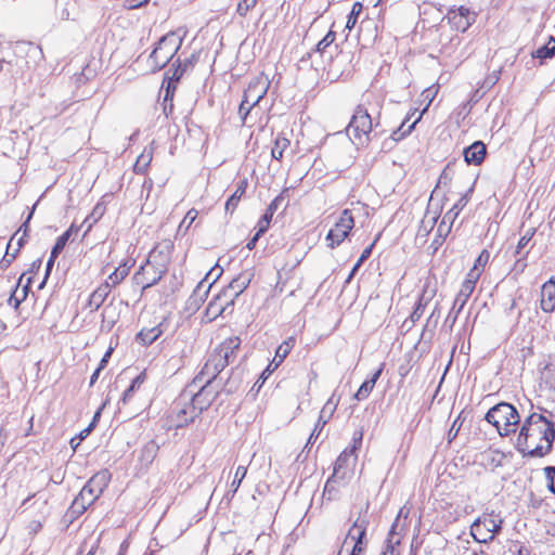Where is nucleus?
<instances>
[{"label":"nucleus","mask_w":555,"mask_h":555,"mask_svg":"<svg viewBox=\"0 0 555 555\" xmlns=\"http://www.w3.org/2000/svg\"><path fill=\"white\" fill-rule=\"evenodd\" d=\"M367 526L369 520L365 517H358L349 528L345 539V544L348 540L353 541L354 545L352 547V552L362 553L365 550L367 544L365 541Z\"/></svg>","instance_id":"f8f14e48"},{"label":"nucleus","mask_w":555,"mask_h":555,"mask_svg":"<svg viewBox=\"0 0 555 555\" xmlns=\"http://www.w3.org/2000/svg\"><path fill=\"white\" fill-rule=\"evenodd\" d=\"M111 293V284L109 282H104L100 284L90 295L88 300V307L91 311H96L103 305L105 299L108 297Z\"/></svg>","instance_id":"5701e85b"},{"label":"nucleus","mask_w":555,"mask_h":555,"mask_svg":"<svg viewBox=\"0 0 555 555\" xmlns=\"http://www.w3.org/2000/svg\"><path fill=\"white\" fill-rule=\"evenodd\" d=\"M296 343V339L294 337H289L288 339L284 340L275 351L274 359L272 363H274V369H276L284 359L289 354L291 350L294 348Z\"/></svg>","instance_id":"c85d7f7f"},{"label":"nucleus","mask_w":555,"mask_h":555,"mask_svg":"<svg viewBox=\"0 0 555 555\" xmlns=\"http://www.w3.org/2000/svg\"><path fill=\"white\" fill-rule=\"evenodd\" d=\"M338 477H339V475H335L333 473V475L327 479V481L325 483L324 493H327L330 498H331L332 493L336 491L335 483H336V480ZM344 477H345V472L341 473L340 478H344Z\"/></svg>","instance_id":"864d4df0"},{"label":"nucleus","mask_w":555,"mask_h":555,"mask_svg":"<svg viewBox=\"0 0 555 555\" xmlns=\"http://www.w3.org/2000/svg\"><path fill=\"white\" fill-rule=\"evenodd\" d=\"M426 302H423V297H421L418 304L416 305V307L414 308L413 312L410 315V319L413 323L417 322L422 318Z\"/></svg>","instance_id":"5fc2aeb1"},{"label":"nucleus","mask_w":555,"mask_h":555,"mask_svg":"<svg viewBox=\"0 0 555 555\" xmlns=\"http://www.w3.org/2000/svg\"><path fill=\"white\" fill-rule=\"evenodd\" d=\"M225 369L224 362L221 361L220 356H216L212 351L201 372L195 376L193 384L196 386L197 384H202V382H206V384H212L216 382L217 376Z\"/></svg>","instance_id":"1a4fd4ad"},{"label":"nucleus","mask_w":555,"mask_h":555,"mask_svg":"<svg viewBox=\"0 0 555 555\" xmlns=\"http://www.w3.org/2000/svg\"><path fill=\"white\" fill-rule=\"evenodd\" d=\"M109 480L111 474L106 469L94 474L74 500L73 508L78 513H83L103 493Z\"/></svg>","instance_id":"20e7f679"},{"label":"nucleus","mask_w":555,"mask_h":555,"mask_svg":"<svg viewBox=\"0 0 555 555\" xmlns=\"http://www.w3.org/2000/svg\"><path fill=\"white\" fill-rule=\"evenodd\" d=\"M420 118H421V116L418 118H416L410 125H406L410 120L409 118L403 120L401 122L400 127L391 133V139L395 141H399V140L403 139L406 134H409L414 129V127L417 124V121L420 120Z\"/></svg>","instance_id":"4c0bfd02"},{"label":"nucleus","mask_w":555,"mask_h":555,"mask_svg":"<svg viewBox=\"0 0 555 555\" xmlns=\"http://www.w3.org/2000/svg\"><path fill=\"white\" fill-rule=\"evenodd\" d=\"M150 0H125L124 8L127 10H134L146 4Z\"/></svg>","instance_id":"e2e57ef3"},{"label":"nucleus","mask_w":555,"mask_h":555,"mask_svg":"<svg viewBox=\"0 0 555 555\" xmlns=\"http://www.w3.org/2000/svg\"><path fill=\"white\" fill-rule=\"evenodd\" d=\"M269 224L270 223L268 220L260 219L257 224V228H258L257 232L255 233V235L253 236V238L250 240L249 243H256L259 240L260 235L263 234L268 230Z\"/></svg>","instance_id":"6e6d98bb"},{"label":"nucleus","mask_w":555,"mask_h":555,"mask_svg":"<svg viewBox=\"0 0 555 555\" xmlns=\"http://www.w3.org/2000/svg\"><path fill=\"white\" fill-rule=\"evenodd\" d=\"M362 439H363V430L362 429L356 430L352 436V447L350 449H348L350 451V453H354V451L361 447Z\"/></svg>","instance_id":"13d9d810"},{"label":"nucleus","mask_w":555,"mask_h":555,"mask_svg":"<svg viewBox=\"0 0 555 555\" xmlns=\"http://www.w3.org/2000/svg\"><path fill=\"white\" fill-rule=\"evenodd\" d=\"M54 261H55V259L49 257V259L47 261V266H46V274H44L42 282L39 284V288H42L44 286L47 279L53 268Z\"/></svg>","instance_id":"69168bd1"},{"label":"nucleus","mask_w":555,"mask_h":555,"mask_svg":"<svg viewBox=\"0 0 555 555\" xmlns=\"http://www.w3.org/2000/svg\"><path fill=\"white\" fill-rule=\"evenodd\" d=\"M475 289V285L472 284L470 281H464L461 285V288L454 299L453 307L448 315V320L451 319V323H455L457 315L461 313L463 308L465 307L468 298L473 294Z\"/></svg>","instance_id":"a211bd4d"},{"label":"nucleus","mask_w":555,"mask_h":555,"mask_svg":"<svg viewBox=\"0 0 555 555\" xmlns=\"http://www.w3.org/2000/svg\"><path fill=\"white\" fill-rule=\"evenodd\" d=\"M285 285H286V282L282 279V274L279 271L278 272V281H276L275 286H274V293L275 294L283 293L284 289H285Z\"/></svg>","instance_id":"774afa93"},{"label":"nucleus","mask_w":555,"mask_h":555,"mask_svg":"<svg viewBox=\"0 0 555 555\" xmlns=\"http://www.w3.org/2000/svg\"><path fill=\"white\" fill-rule=\"evenodd\" d=\"M490 258V254L487 249H483L479 256L476 258L475 263L473 268L467 273V278L465 281H470L472 284L476 285V282L479 280L481 273L483 272V269L486 264L488 263Z\"/></svg>","instance_id":"393cba45"},{"label":"nucleus","mask_w":555,"mask_h":555,"mask_svg":"<svg viewBox=\"0 0 555 555\" xmlns=\"http://www.w3.org/2000/svg\"><path fill=\"white\" fill-rule=\"evenodd\" d=\"M158 444L151 440L149 441L141 451V460L145 463H152L158 452Z\"/></svg>","instance_id":"58836bf2"},{"label":"nucleus","mask_w":555,"mask_h":555,"mask_svg":"<svg viewBox=\"0 0 555 555\" xmlns=\"http://www.w3.org/2000/svg\"><path fill=\"white\" fill-rule=\"evenodd\" d=\"M196 62V56L193 54L191 57L185 59L183 62L180 61V59H177L176 63H178L173 76L176 80H179L183 73L193 66V64Z\"/></svg>","instance_id":"a19ab883"},{"label":"nucleus","mask_w":555,"mask_h":555,"mask_svg":"<svg viewBox=\"0 0 555 555\" xmlns=\"http://www.w3.org/2000/svg\"><path fill=\"white\" fill-rule=\"evenodd\" d=\"M283 201H284V198H283V196H282V195L276 196V197H275V198L270 203V205L268 206V208H267V209H268L270 212H273V214H274V212L279 209V207H280V205L283 203Z\"/></svg>","instance_id":"338daca9"},{"label":"nucleus","mask_w":555,"mask_h":555,"mask_svg":"<svg viewBox=\"0 0 555 555\" xmlns=\"http://www.w3.org/2000/svg\"><path fill=\"white\" fill-rule=\"evenodd\" d=\"M198 212L196 209L192 208L190 209L186 215L184 216L183 220L180 222L178 228V234L185 233L189 228L192 225V223L195 221Z\"/></svg>","instance_id":"c03bdc74"},{"label":"nucleus","mask_w":555,"mask_h":555,"mask_svg":"<svg viewBox=\"0 0 555 555\" xmlns=\"http://www.w3.org/2000/svg\"><path fill=\"white\" fill-rule=\"evenodd\" d=\"M335 40V34L333 31H328L325 37L319 41V43L317 44V48L315 50H313L312 52L308 53V56L309 57H313L315 55H323V53L325 52V50L334 42Z\"/></svg>","instance_id":"e433bc0d"},{"label":"nucleus","mask_w":555,"mask_h":555,"mask_svg":"<svg viewBox=\"0 0 555 555\" xmlns=\"http://www.w3.org/2000/svg\"><path fill=\"white\" fill-rule=\"evenodd\" d=\"M241 346V339L238 337H230L217 346L212 351L218 357L220 356L221 361L228 366L236 358V353Z\"/></svg>","instance_id":"6ab92c4d"},{"label":"nucleus","mask_w":555,"mask_h":555,"mask_svg":"<svg viewBox=\"0 0 555 555\" xmlns=\"http://www.w3.org/2000/svg\"><path fill=\"white\" fill-rule=\"evenodd\" d=\"M468 199H467V196L464 195L462 196L456 204H454V206L450 209V211L447 214L450 215V214H453V217L455 218L459 212L466 206Z\"/></svg>","instance_id":"bf43d9fd"},{"label":"nucleus","mask_w":555,"mask_h":555,"mask_svg":"<svg viewBox=\"0 0 555 555\" xmlns=\"http://www.w3.org/2000/svg\"><path fill=\"white\" fill-rule=\"evenodd\" d=\"M485 418L498 429L502 437L516 433L520 421L516 408L507 402H500L489 409Z\"/></svg>","instance_id":"f03ea898"},{"label":"nucleus","mask_w":555,"mask_h":555,"mask_svg":"<svg viewBox=\"0 0 555 555\" xmlns=\"http://www.w3.org/2000/svg\"><path fill=\"white\" fill-rule=\"evenodd\" d=\"M256 105H251V104H246L245 103V100L243 99L241 104H240V107H238V114L242 118L243 121L246 120V117L248 116V114L250 113V111L255 107Z\"/></svg>","instance_id":"680f3d73"},{"label":"nucleus","mask_w":555,"mask_h":555,"mask_svg":"<svg viewBox=\"0 0 555 555\" xmlns=\"http://www.w3.org/2000/svg\"><path fill=\"white\" fill-rule=\"evenodd\" d=\"M74 231L77 233L78 229H75L74 225H72L67 231H65L56 238L55 243H67Z\"/></svg>","instance_id":"0e129e2a"},{"label":"nucleus","mask_w":555,"mask_h":555,"mask_svg":"<svg viewBox=\"0 0 555 555\" xmlns=\"http://www.w3.org/2000/svg\"><path fill=\"white\" fill-rule=\"evenodd\" d=\"M374 247V245H369L361 254V256L359 257L358 261L356 262V264L353 266L351 272H350V275H349V279H351V276L354 274V272L360 268V266L363 263V261L365 259H367L371 254H372V248Z\"/></svg>","instance_id":"3c124183"},{"label":"nucleus","mask_w":555,"mask_h":555,"mask_svg":"<svg viewBox=\"0 0 555 555\" xmlns=\"http://www.w3.org/2000/svg\"><path fill=\"white\" fill-rule=\"evenodd\" d=\"M354 227V218L350 209H345L328 231L326 240L331 243H343Z\"/></svg>","instance_id":"6e6552de"},{"label":"nucleus","mask_w":555,"mask_h":555,"mask_svg":"<svg viewBox=\"0 0 555 555\" xmlns=\"http://www.w3.org/2000/svg\"><path fill=\"white\" fill-rule=\"evenodd\" d=\"M554 55H555V38L553 36L548 37L546 44L538 48L537 50H534L531 53L532 57L540 59L542 61L547 60V59H553Z\"/></svg>","instance_id":"7c9ffc66"},{"label":"nucleus","mask_w":555,"mask_h":555,"mask_svg":"<svg viewBox=\"0 0 555 555\" xmlns=\"http://www.w3.org/2000/svg\"><path fill=\"white\" fill-rule=\"evenodd\" d=\"M258 0H240L236 12L240 16H246L247 13L255 8Z\"/></svg>","instance_id":"de8ad7c7"},{"label":"nucleus","mask_w":555,"mask_h":555,"mask_svg":"<svg viewBox=\"0 0 555 555\" xmlns=\"http://www.w3.org/2000/svg\"><path fill=\"white\" fill-rule=\"evenodd\" d=\"M446 18L453 29L464 33L475 23L476 15L469 9L460 7L450 9Z\"/></svg>","instance_id":"ddd939ff"},{"label":"nucleus","mask_w":555,"mask_h":555,"mask_svg":"<svg viewBox=\"0 0 555 555\" xmlns=\"http://www.w3.org/2000/svg\"><path fill=\"white\" fill-rule=\"evenodd\" d=\"M555 425L544 415L531 413L522 423L516 449L524 456L543 457L553 449Z\"/></svg>","instance_id":"f257e3e1"},{"label":"nucleus","mask_w":555,"mask_h":555,"mask_svg":"<svg viewBox=\"0 0 555 555\" xmlns=\"http://www.w3.org/2000/svg\"><path fill=\"white\" fill-rule=\"evenodd\" d=\"M182 40V37L175 31L166 34L158 40L156 47L149 55L152 72L160 70L173 59L181 48Z\"/></svg>","instance_id":"7ed1b4c3"},{"label":"nucleus","mask_w":555,"mask_h":555,"mask_svg":"<svg viewBox=\"0 0 555 555\" xmlns=\"http://www.w3.org/2000/svg\"><path fill=\"white\" fill-rule=\"evenodd\" d=\"M254 278L251 270H245L232 279L229 285L222 291L235 302L238 296L249 286Z\"/></svg>","instance_id":"f3484780"},{"label":"nucleus","mask_w":555,"mask_h":555,"mask_svg":"<svg viewBox=\"0 0 555 555\" xmlns=\"http://www.w3.org/2000/svg\"><path fill=\"white\" fill-rule=\"evenodd\" d=\"M382 372H383V365L377 371H375V373L370 378H367L366 380H364L361 384V386L359 387L358 391L354 395V398L358 401L365 400L370 396L376 382L380 377Z\"/></svg>","instance_id":"bb28decb"},{"label":"nucleus","mask_w":555,"mask_h":555,"mask_svg":"<svg viewBox=\"0 0 555 555\" xmlns=\"http://www.w3.org/2000/svg\"><path fill=\"white\" fill-rule=\"evenodd\" d=\"M111 307L107 306L102 311V328L111 331L116 323V319L108 314Z\"/></svg>","instance_id":"09e8293b"},{"label":"nucleus","mask_w":555,"mask_h":555,"mask_svg":"<svg viewBox=\"0 0 555 555\" xmlns=\"http://www.w3.org/2000/svg\"><path fill=\"white\" fill-rule=\"evenodd\" d=\"M398 517L395 522L391 525V528L388 532V537L385 541L384 550L379 555H400L399 545L401 543V538L398 534L397 526H398Z\"/></svg>","instance_id":"4be33fe9"},{"label":"nucleus","mask_w":555,"mask_h":555,"mask_svg":"<svg viewBox=\"0 0 555 555\" xmlns=\"http://www.w3.org/2000/svg\"><path fill=\"white\" fill-rule=\"evenodd\" d=\"M164 333L163 323L151 328H142L135 337V340L142 346L152 345Z\"/></svg>","instance_id":"a878e982"},{"label":"nucleus","mask_w":555,"mask_h":555,"mask_svg":"<svg viewBox=\"0 0 555 555\" xmlns=\"http://www.w3.org/2000/svg\"><path fill=\"white\" fill-rule=\"evenodd\" d=\"M453 178V170L452 168L448 165L441 172L440 177H439V180H438V184H437V188H439L440 185H448L451 180Z\"/></svg>","instance_id":"603ef678"},{"label":"nucleus","mask_w":555,"mask_h":555,"mask_svg":"<svg viewBox=\"0 0 555 555\" xmlns=\"http://www.w3.org/2000/svg\"><path fill=\"white\" fill-rule=\"evenodd\" d=\"M199 416L198 411L189 398V392L182 393L172 402L167 420L169 428H183Z\"/></svg>","instance_id":"39448f33"},{"label":"nucleus","mask_w":555,"mask_h":555,"mask_svg":"<svg viewBox=\"0 0 555 555\" xmlns=\"http://www.w3.org/2000/svg\"><path fill=\"white\" fill-rule=\"evenodd\" d=\"M246 474H247V467L246 466H243V465H240L236 470H235V474H234V478L231 482V490L233 492V494L238 490L243 479L246 477Z\"/></svg>","instance_id":"a18cd8bd"},{"label":"nucleus","mask_w":555,"mask_h":555,"mask_svg":"<svg viewBox=\"0 0 555 555\" xmlns=\"http://www.w3.org/2000/svg\"><path fill=\"white\" fill-rule=\"evenodd\" d=\"M145 379H146L145 372H141L139 375H137L131 380V384L129 385V387L124 391L121 401L124 403H127L133 396L134 391H137L142 386V384L145 382Z\"/></svg>","instance_id":"72a5a7b5"},{"label":"nucleus","mask_w":555,"mask_h":555,"mask_svg":"<svg viewBox=\"0 0 555 555\" xmlns=\"http://www.w3.org/2000/svg\"><path fill=\"white\" fill-rule=\"evenodd\" d=\"M463 154L468 165H480L487 154V147L483 142L475 141L464 150Z\"/></svg>","instance_id":"412c9836"},{"label":"nucleus","mask_w":555,"mask_h":555,"mask_svg":"<svg viewBox=\"0 0 555 555\" xmlns=\"http://www.w3.org/2000/svg\"><path fill=\"white\" fill-rule=\"evenodd\" d=\"M202 384L197 392L190 388L184 390L189 392V398L199 415L211 405L218 396V391L211 390L212 384H206V382H202Z\"/></svg>","instance_id":"9d476101"},{"label":"nucleus","mask_w":555,"mask_h":555,"mask_svg":"<svg viewBox=\"0 0 555 555\" xmlns=\"http://www.w3.org/2000/svg\"><path fill=\"white\" fill-rule=\"evenodd\" d=\"M373 120L367 109L362 105H359L352 118L347 127V133L350 138H354L359 141V144H363L370 140L369 134L372 131Z\"/></svg>","instance_id":"0eeeda50"},{"label":"nucleus","mask_w":555,"mask_h":555,"mask_svg":"<svg viewBox=\"0 0 555 555\" xmlns=\"http://www.w3.org/2000/svg\"><path fill=\"white\" fill-rule=\"evenodd\" d=\"M362 10H363V5L361 2L353 3L351 12L349 13L347 23H346L347 29L351 30L356 26L357 21H358L360 14L362 13Z\"/></svg>","instance_id":"79ce46f5"},{"label":"nucleus","mask_w":555,"mask_h":555,"mask_svg":"<svg viewBox=\"0 0 555 555\" xmlns=\"http://www.w3.org/2000/svg\"><path fill=\"white\" fill-rule=\"evenodd\" d=\"M241 384V378L238 375L232 374L230 378L224 383L223 388L221 391L225 392L227 395L234 393L237 391Z\"/></svg>","instance_id":"49530a36"},{"label":"nucleus","mask_w":555,"mask_h":555,"mask_svg":"<svg viewBox=\"0 0 555 555\" xmlns=\"http://www.w3.org/2000/svg\"><path fill=\"white\" fill-rule=\"evenodd\" d=\"M153 158L152 149H144L143 152L138 156L133 170L135 173L143 175L146 172Z\"/></svg>","instance_id":"2f4dec72"},{"label":"nucleus","mask_w":555,"mask_h":555,"mask_svg":"<svg viewBox=\"0 0 555 555\" xmlns=\"http://www.w3.org/2000/svg\"><path fill=\"white\" fill-rule=\"evenodd\" d=\"M291 142L287 138L279 134L274 140V145L271 150V155L274 159L280 160L283 157L284 151L289 146Z\"/></svg>","instance_id":"f704fd0d"},{"label":"nucleus","mask_w":555,"mask_h":555,"mask_svg":"<svg viewBox=\"0 0 555 555\" xmlns=\"http://www.w3.org/2000/svg\"><path fill=\"white\" fill-rule=\"evenodd\" d=\"M503 518L494 511L483 513L470 526V534L478 543H489L502 530Z\"/></svg>","instance_id":"423d86ee"},{"label":"nucleus","mask_w":555,"mask_h":555,"mask_svg":"<svg viewBox=\"0 0 555 555\" xmlns=\"http://www.w3.org/2000/svg\"><path fill=\"white\" fill-rule=\"evenodd\" d=\"M165 273L147 264H142L133 275V281L138 286H141L142 293L156 285Z\"/></svg>","instance_id":"dca6fc26"},{"label":"nucleus","mask_w":555,"mask_h":555,"mask_svg":"<svg viewBox=\"0 0 555 555\" xmlns=\"http://www.w3.org/2000/svg\"><path fill=\"white\" fill-rule=\"evenodd\" d=\"M133 262L129 263L128 261L120 264L118 268H116L109 275L108 281L111 286L119 284L128 274L130 271V268L132 267Z\"/></svg>","instance_id":"473e14b6"},{"label":"nucleus","mask_w":555,"mask_h":555,"mask_svg":"<svg viewBox=\"0 0 555 555\" xmlns=\"http://www.w3.org/2000/svg\"><path fill=\"white\" fill-rule=\"evenodd\" d=\"M223 272V269L217 263L214 268H211L205 278L198 283L196 289L194 291L193 295L190 299H194L196 301V297L198 292L207 286V289L204 292V294H207V292L211 288V286L216 283V281L221 276Z\"/></svg>","instance_id":"b1692460"},{"label":"nucleus","mask_w":555,"mask_h":555,"mask_svg":"<svg viewBox=\"0 0 555 555\" xmlns=\"http://www.w3.org/2000/svg\"><path fill=\"white\" fill-rule=\"evenodd\" d=\"M325 424H326V421L322 420V416H320L314 429L312 430V433L310 434V436L308 438V442H307L306 447H308V444H310V443H313L314 439H317L319 437L320 431Z\"/></svg>","instance_id":"4d7b16f0"},{"label":"nucleus","mask_w":555,"mask_h":555,"mask_svg":"<svg viewBox=\"0 0 555 555\" xmlns=\"http://www.w3.org/2000/svg\"><path fill=\"white\" fill-rule=\"evenodd\" d=\"M267 77L259 76L254 78L244 90L243 99L246 104L257 105L267 94L269 89Z\"/></svg>","instance_id":"4468645a"},{"label":"nucleus","mask_w":555,"mask_h":555,"mask_svg":"<svg viewBox=\"0 0 555 555\" xmlns=\"http://www.w3.org/2000/svg\"><path fill=\"white\" fill-rule=\"evenodd\" d=\"M527 254H528V251H526V253L524 254V256H522V257L518 258V259L515 261V263H514V267H513L512 271H513L516 275L521 274V273L525 271V269H526V267H527V262H526V260H525V257H526V255H527Z\"/></svg>","instance_id":"052dcab7"},{"label":"nucleus","mask_w":555,"mask_h":555,"mask_svg":"<svg viewBox=\"0 0 555 555\" xmlns=\"http://www.w3.org/2000/svg\"><path fill=\"white\" fill-rule=\"evenodd\" d=\"M234 304L235 302L231 299V297L221 291L208 304L206 308V314L212 320L220 315L231 314L234 309Z\"/></svg>","instance_id":"2eb2a0df"},{"label":"nucleus","mask_w":555,"mask_h":555,"mask_svg":"<svg viewBox=\"0 0 555 555\" xmlns=\"http://www.w3.org/2000/svg\"><path fill=\"white\" fill-rule=\"evenodd\" d=\"M173 245H154L149 251L145 264L166 273L167 266L171 260Z\"/></svg>","instance_id":"9b49d317"},{"label":"nucleus","mask_w":555,"mask_h":555,"mask_svg":"<svg viewBox=\"0 0 555 555\" xmlns=\"http://www.w3.org/2000/svg\"><path fill=\"white\" fill-rule=\"evenodd\" d=\"M246 188H247V180L246 179L241 180L236 186V190L234 191V193L229 197V199L225 203L227 211L233 212L236 209L240 199L246 192Z\"/></svg>","instance_id":"c756f323"},{"label":"nucleus","mask_w":555,"mask_h":555,"mask_svg":"<svg viewBox=\"0 0 555 555\" xmlns=\"http://www.w3.org/2000/svg\"><path fill=\"white\" fill-rule=\"evenodd\" d=\"M104 212L105 206L103 204H96L90 216H88L83 221L82 225L87 224L85 234L91 229L92 223L96 222L104 215Z\"/></svg>","instance_id":"ea45409f"},{"label":"nucleus","mask_w":555,"mask_h":555,"mask_svg":"<svg viewBox=\"0 0 555 555\" xmlns=\"http://www.w3.org/2000/svg\"><path fill=\"white\" fill-rule=\"evenodd\" d=\"M541 309L546 313L555 310V278H551L542 285Z\"/></svg>","instance_id":"aec40b11"},{"label":"nucleus","mask_w":555,"mask_h":555,"mask_svg":"<svg viewBox=\"0 0 555 555\" xmlns=\"http://www.w3.org/2000/svg\"><path fill=\"white\" fill-rule=\"evenodd\" d=\"M351 455H353V453H350V451L348 449H346L345 451H343L339 454V456L335 461V465H334V474L335 475H340V472L348 466V462H349Z\"/></svg>","instance_id":"37998d69"},{"label":"nucleus","mask_w":555,"mask_h":555,"mask_svg":"<svg viewBox=\"0 0 555 555\" xmlns=\"http://www.w3.org/2000/svg\"><path fill=\"white\" fill-rule=\"evenodd\" d=\"M544 474L547 480L548 490L555 494V466H546L544 468Z\"/></svg>","instance_id":"8fccbe9b"},{"label":"nucleus","mask_w":555,"mask_h":555,"mask_svg":"<svg viewBox=\"0 0 555 555\" xmlns=\"http://www.w3.org/2000/svg\"><path fill=\"white\" fill-rule=\"evenodd\" d=\"M23 245H16L15 248L12 249L13 245H7L5 254L0 260V269L2 271L7 270L13 260L17 257Z\"/></svg>","instance_id":"c9c22d12"},{"label":"nucleus","mask_w":555,"mask_h":555,"mask_svg":"<svg viewBox=\"0 0 555 555\" xmlns=\"http://www.w3.org/2000/svg\"><path fill=\"white\" fill-rule=\"evenodd\" d=\"M24 278H25V273L21 275L17 286H20L22 284ZM31 280H33V278L28 276L26 280V283L23 285L22 297H18V287H16L15 291L13 292V294L11 295V297L9 298V304L11 306H13L15 309L18 308L20 305L26 299L30 284H31Z\"/></svg>","instance_id":"cd10ccee"}]
</instances>
